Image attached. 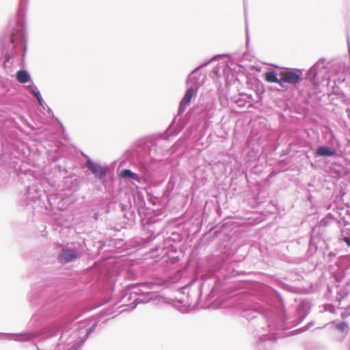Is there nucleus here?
Listing matches in <instances>:
<instances>
[{
    "instance_id": "7",
    "label": "nucleus",
    "mask_w": 350,
    "mask_h": 350,
    "mask_svg": "<svg viewBox=\"0 0 350 350\" xmlns=\"http://www.w3.org/2000/svg\"><path fill=\"white\" fill-rule=\"evenodd\" d=\"M16 79L18 82L25 83L30 79V76L25 70H19L16 72Z\"/></svg>"
},
{
    "instance_id": "5",
    "label": "nucleus",
    "mask_w": 350,
    "mask_h": 350,
    "mask_svg": "<svg viewBox=\"0 0 350 350\" xmlns=\"http://www.w3.org/2000/svg\"><path fill=\"white\" fill-rule=\"evenodd\" d=\"M195 95V91L193 90V88H189L186 93H185V96L183 97V100H181V103H180V107H185V106H187L188 105L192 98Z\"/></svg>"
},
{
    "instance_id": "11",
    "label": "nucleus",
    "mask_w": 350,
    "mask_h": 350,
    "mask_svg": "<svg viewBox=\"0 0 350 350\" xmlns=\"http://www.w3.org/2000/svg\"><path fill=\"white\" fill-rule=\"evenodd\" d=\"M10 59H11V56L10 55H6L4 64L7 62H9Z\"/></svg>"
},
{
    "instance_id": "12",
    "label": "nucleus",
    "mask_w": 350,
    "mask_h": 350,
    "mask_svg": "<svg viewBox=\"0 0 350 350\" xmlns=\"http://www.w3.org/2000/svg\"><path fill=\"white\" fill-rule=\"evenodd\" d=\"M345 323H342V324H340V325H338V327H339L340 329H342L343 327H345Z\"/></svg>"
},
{
    "instance_id": "6",
    "label": "nucleus",
    "mask_w": 350,
    "mask_h": 350,
    "mask_svg": "<svg viewBox=\"0 0 350 350\" xmlns=\"http://www.w3.org/2000/svg\"><path fill=\"white\" fill-rule=\"evenodd\" d=\"M265 79L269 83H277L280 85V79L277 77L275 71H269L265 73Z\"/></svg>"
},
{
    "instance_id": "1",
    "label": "nucleus",
    "mask_w": 350,
    "mask_h": 350,
    "mask_svg": "<svg viewBox=\"0 0 350 350\" xmlns=\"http://www.w3.org/2000/svg\"><path fill=\"white\" fill-rule=\"evenodd\" d=\"M301 76L302 73L299 70L282 71L280 73V85L282 86L284 83L297 84L301 81Z\"/></svg>"
},
{
    "instance_id": "9",
    "label": "nucleus",
    "mask_w": 350,
    "mask_h": 350,
    "mask_svg": "<svg viewBox=\"0 0 350 350\" xmlns=\"http://www.w3.org/2000/svg\"><path fill=\"white\" fill-rule=\"evenodd\" d=\"M28 90L30 91V92L35 96V97L37 98L38 102L40 105H42V97L39 92V91L37 90V88L34 86L33 85H29L27 86Z\"/></svg>"
},
{
    "instance_id": "4",
    "label": "nucleus",
    "mask_w": 350,
    "mask_h": 350,
    "mask_svg": "<svg viewBox=\"0 0 350 350\" xmlns=\"http://www.w3.org/2000/svg\"><path fill=\"white\" fill-rule=\"evenodd\" d=\"M336 154V152L330 148L320 146L317 148L316 156L332 157Z\"/></svg>"
},
{
    "instance_id": "10",
    "label": "nucleus",
    "mask_w": 350,
    "mask_h": 350,
    "mask_svg": "<svg viewBox=\"0 0 350 350\" xmlns=\"http://www.w3.org/2000/svg\"><path fill=\"white\" fill-rule=\"evenodd\" d=\"M343 241L348 246H350V237H344Z\"/></svg>"
},
{
    "instance_id": "2",
    "label": "nucleus",
    "mask_w": 350,
    "mask_h": 350,
    "mask_svg": "<svg viewBox=\"0 0 350 350\" xmlns=\"http://www.w3.org/2000/svg\"><path fill=\"white\" fill-rule=\"evenodd\" d=\"M87 166L96 176L99 178L105 176L107 172V169L106 167H102L90 160L87 161Z\"/></svg>"
},
{
    "instance_id": "8",
    "label": "nucleus",
    "mask_w": 350,
    "mask_h": 350,
    "mask_svg": "<svg viewBox=\"0 0 350 350\" xmlns=\"http://www.w3.org/2000/svg\"><path fill=\"white\" fill-rule=\"evenodd\" d=\"M119 175L124 178H131L133 180L139 182V178L138 175L135 173H133L130 170L124 169L120 172Z\"/></svg>"
},
{
    "instance_id": "3",
    "label": "nucleus",
    "mask_w": 350,
    "mask_h": 350,
    "mask_svg": "<svg viewBox=\"0 0 350 350\" xmlns=\"http://www.w3.org/2000/svg\"><path fill=\"white\" fill-rule=\"evenodd\" d=\"M78 255L72 250H64L59 256V261L61 263H66L77 258Z\"/></svg>"
}]
</instances>
